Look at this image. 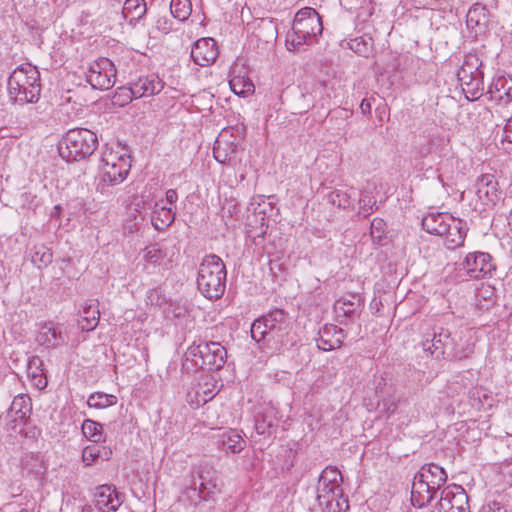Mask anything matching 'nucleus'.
Returning <instances> with one entry per match:
<instances>
[{
	"label": "nucleus",
	"mask_w": 512,
	"mask_h": 512,
	"mask_svg": "<svg viewBox=\"0 0 512 512\" xmlns=\"http://www.w3.org/2000/svg\"><path fill=\"white\" fill-rule=\"evenodd\" d=\"M422 347L435 359L464 360L474 353L475 343L466 340L458 349L456 335L443 327H433L425 332Z\"/></svg>",
	"instance_id": "1"
},
{
	"label": "nucleus",
	"mask_w": 512,
	"mask_h": 512,
	"mask_svg": "<svg viewBox=\"0 0 512 512\" xmlns=\"http://www.w3.org/2000/svg\"><path fill=\"white\" fill-rule=\"evenodd\" d=\"M291 330L287 313L282 309L269 311L254 320L251 325V337L256 342H264L270 349H279Z\"/></svg>",
	"instance_id": "2"
},
{
	"label": "nucleus",
	"mask_w": 512,
	"mask_h": 512,
	"mask_svg": "<svg viewBox=\"0 0 512 512\" xmlns=\"http://www.w3.org/2000/svg\"><path fill=\"white\" fill-rule=\"evenodd\" d=\"M9 99L20 105L37 102L40 96V72L30 63L18 66L7 82Z\"/></svg>",
	"instance_id": "3"
},
{
	"label": "nucleus",
	"mask_w": 512,
	"mask_h": 512,
	"mask_svg": "<svg viewBox=\"0 0 512 512\" xmlns=\"http://www.w3.org/2000/svg\"><path fill=\"white\" fill-rule=\"evenodd\" d=\"M422 227L428 233L444 238L448 249L463 246L468 231L462 220L447 212L428 213L422 219Z\"/></svg>",
	"instance_id": "4"
},
{
	"label": "nucleus",
	"mask_w": 512,
	"mask_h": 512,
	"mask_svg": "<svg viewBox=\"0 0 512 512\" xmlns=\"http://www.w3.org/2000/svg\"><path fill=\"white\" fill-rule=\"evenodd\" d=\"M447 481L445 470L434 463L423 465L415 474L411 489V503L423 508L436 497V493Z\"/></svg>",
	"instance_id": "5"
},
{
	"label": "nucleus",
	"mask_w": 512,
	"mask_h": 512,
	"mask_svg": "<svg viewBox=\"0 0 512 512\" xmlns=\"http://www.w3.org/2000/svg\"><path fill=\"white\" fill-rule=\"evenodd\" d=\"M317 502L323 512H346L348 498L343 494L342 475L335 467H326L317 485Z\"/></svg>",
	"instance_id": "6"
},
{
	"label": "nucleus",
	"mask_w": 512,
	"mask_h": 512,
	"mask_svg": "<svg viewBox=\"0 0 512 512\" xmlns=\"http://www.w3.org/2000/svg\"><path fill=\"white\" fill-rule=\"evenodd\" d=\"M322 31V20L317 11L304 7L295 14L292 31L286 37V47L289 51H298L303 45H312Z\"/></svg>",
	"instance_id": "7"
},
{
	"label": "nucleus",
	"mask_w": 512,
	"mask_h": 512,
	"mask_svg": "<svg viewBox=\"0 0 512 512\" xmlns=\"http://www.w3.org/2000/svg\"><path fill=\"white\" fill-rule=\"evenodd\" d=\"M226 266L222 259L215 255H206L200 265L197 277V287L207 299H219L226 289Z\"/></svg>",
	"instance_id": "8"
},
{
	"label": "nucleus",
	"mask_w": 512,
	"mask_h": 512,
	"mask_svg": "<svg viewBox=\"0 0 512 512\" xmlns=\"http://www.w3.org/2000/svg\"><path fill=\"white\" fill-rule=\"evenodd\" d=\"M227 361V350L219 342L193 343L184 354L183 368L186 371L197 369L219 370Z\"/></svg>",
	"instance_id": "9"
},
{
	"label": "nucleus",
	"mask_w": 512,
	"mask_h": 512,
	"mask_svg": "<svg viewBox=\"0 0 512 512\" xmlns=\"http://www.w3.org/2000/svg\"><path fill=\"white\" fill-rule=\"evenodd\" d=\"M98 144L96 134L88 129L69 130L60 142V156L67 162L83 160L93 154Z\"/></svg>",
	"instance_id": "10"
},
{
	"label": "nucleus",
	"mask_w": 512,
	"mask_h": 512,
	"mask_svg": "<svg viewBox=\"0 0 512 512\" xmlns=\"http://www.w3.org/2000/svg\"><path fill=\"white\" fill-rule=\"evenodd\" d=\"M130 168L129 155L113 150L105 151L101 159L97 189L103 192L106 185L114 186L122 183L127 178Z\"/></svg>",
	"instance_id": "11"
},
{
	"label": "nucleus",
	"mask_w": 512,
	"mask_h": 512,
	"mask_svg": "<svg viewBox=\"0 0 512 512\" xmlns=\"http://www.w3.org/2000/svg\"><path fill=\"white\" fill-rule=\"evenodd\" d=\"M481 61L476 54L465 56L462 66L457 72V78L460 82L466 98L475 100L484 89L483 73L480 70Z\"/></svg>",
	"instance_id": "12"
},
{
	"label": "nucleus",
	"mask_w": 512,
	"mask_h": 512,
	"mask_svg": "<svg viewBox=\"0 0 512 512\" xmlns=\"http://www.w3.org/2000/svg\"><path fill=\"white\" fill-rule=\"evenodd\" d=\"M456 269L461 277L484 279L492 275L495 264L489 253L470 252L461 262L457 263Z\"/></svg>",
	"instance_id": "13"
},
{
	"label": "nucleus",
	"mask_w": 512,
	"mask_h": 512,
	"mask_svg": "<svg viewBox=\"0 0 512 512\" xmlns=\"http://www.w3.org/2000/svg\"><path fill=\"white\" fill-rule=\"evenodd\" d=\"M468 495L460 485L452 484L444 487L439 499L433 505L432 512H469Z\"/></svg>",
	"instance_id": "14"
},
{
	"label": "nucleus",
	"mask_w": 512,
	"mask_h": 512,
	"mask_svg": "<svg viewBox=\"0 0 512 512\" xmlns=\"http://www.w3.org/2000/svg\"><path fill=\"white\" fill-rule=\"evenodd\" d=\"M115 79L116 69L108 58H99L86 71V80L94 89L108 90L115 84Z\"/></svg>",
	"instance_id": "15"
},
{
	"label": "nucleus",
	"mask_w": 512,
	"mask_h": 512,
	"mask_svg": "<svg viewBox=\"0 0 512 512\" xmlns=\"http://www.w3.org/2000/svg\"><path fill=\"white\" fill-rule=\"evenodd\" d=\"M164 84L156 75L140 76L137 80L130 83L126 89V101L149 97L158 94L163 89Z\"/></svg>",
	"instance_id": "16"
},
{
	"label": "nucleus",
	"mask_w": 512,
	"mask_h": 512,
	"mask_svg": "<svg viewBox=\"0 0 512 512\" xmlns=\"http://www.w3.org/2000/svg\"><path fill=\"white\" fill-rule=\"evenodd\" d=\"M219 55V49L213 38H200L194 42L191 58L195 64L205 67L213 64Z\"/></svg>",
	"instance_id": "17"
},
{
	"label": "nucleus",
	"mask_w": 512,
	"mask_h": 512,
	"mask_svg": "<svg viewBox=\"0 0 512 512\" xmlns=\"http://www.w3.org/2000/svg\"><path fill=\"white\" fill-rule=\"evenodd\" d=\"M218 491L216 479H206L202 474L191 475L190 483L186 486L184 494L190 498L197 497L201 500H207L210 495Z\"/></svg>",
	"instance_id": "18"
},
{
	"label": "nucleus",
	"mask_w": 512,
	"mask_h": 512,
	"mask_svg": "<svg viewBox=\"0 0 512 512\" xmlns=\"http://www.w3.org/2000/svg\"><path fill=\"white\" fill-rule=\"evenodd\" d=\"M95 507L99 512H115L122 504L120 494L110 485H100L94 493Z\"/></svg>",
	"instance_id": "19"
},
{
	"label": "nucleus",
	"mask_w": 512,
	"mask_h": 512,
	"mask_svg": "<svg viewBox=\"0 0 512 512\" xmlns=\"http://www.w3.org/2000/svg\"><path fill=\"white\" fill-rule=\"evenodd\" d=\"M476 194L485 204H496L500 200L501 191L494 175L483 174L476 181Z\"/></svg>",
	"instance_id": "20"
},
{
	"label": "nucleus",
	"mask_w": 512,
	"mask_h": 512,
	"mask_svg": "<svg viewBox=\"0 0 512 512\" xmlns=\"http://www.w3.org/2000/svg\"><path fill=\"white\" fill-rule=\"evenodd\" d=\"M346 334L343 329L333 324L325 325L319 331L317 347L323 351H331L342 346Z\"/></svg>",
	"instance_id": "21"
},
{
	"label": "nucleus",
	"mask_w": 512,
	"mask_h": 512,
	"mask_svg": "<svg viewBox=\"0 0 512 512\" xmlns=\"http://www.w3.org/2000/svg\"><path fill=\"white\" fill-rule=\"evenodd\" d=\"M36 340L46 348L58 347L66 341L60 327L53 322H46L40 326Z\"/></svg>",
	"instance_id": "22"
},
{
	"label": "nucleus",
	"mask_w": 512,
	"mask_h": 512,
	"mask_svg": "<svg viewBox=\"0 0 512 512\" xmlns=\"http://www.w3.org/2000/svg\"><path fill=\"white\" fill-rule=\"evenodd\" d=\"M277 409L272 405H264L255 416V430L258 434H270L277 425Z\"/></svg>",
	"instance_id": "23"
},
{
	"label": "nucleus",
	"mask_w": 512,
	"mask_h": 512,
	"mask_svg": "<svg viewBox=\"0 0 512 512\" xmlns=\"http://www.w3.org/2000/svg\"><path fill=\"white\" fill-rule=\"evenodd\" d=\"M490 98L500 104L507 105L512 102V79L499 77L489 86Z\"/></svg>",
	"instance_id": "24"
},
{
	"label": "nucleus",
	"mask_w": 512,
	"mask_h": 512,
	"mask_svg": "<svg viewBox=\"0 0 512 512\" xmlns=\"http://www.w3.org/2000/svg\"><path fill=\"white\" fill-rule=\"evenodd\" d=\"M489 21V12L485 6L476 3L468 11L466 16L467 27L475 30V33L485 30Z\"/></svg>",
	"instance_id": "25"
},
{
	"label": "nucleus",
	"mask_w": 512,
	"mask_h": 512,
	"mask_svg": "<svg viewBox=\"0 0 512 512\" xmlns=\"http://www.w3.org/2000/svg\"><path fill=\"white\" fill-rule=\"evenodd\" d=\"M83 317L78 321V326L82 331H92L94 330L100 319V312L98 309V303L96 301L90 300L89 303H86L83 307Z\"/></svg>",
	"instance_id": "26"
},
{
	"label": "nucleus",
	"mask_w": 512,
	"mask_h": 512,
	"mask_svg": "<svg viewBox=\"0 0 512 512\" xmlns=\"http://www.w3.org/2000/svg\"><path fill=\"white\" fill-rule=\"evenodd\" d=\"M29 417L30 416L24 414L23 411L20 413L9 407V409L0 416V424L4 425L5 429L8 431H21Z\"/></svg>",
	"instance_id": "27"
},
{
	"label": "nucleus",
	"mask_w": 512,
	"mask_h": 512,
	"mask_svg": "<svg viewBox=\"0 0 512 512\" xmlns=\"http://www.w3.org/2000/svg\"><path fill=\"white\" fill-rule=\"evenodd\" d=\"M361 306V297L355 294L346 295L334 304V311L338 316H353Z\"/></svg>",
	"instance_id": "28"
},
{
	"label": "nucleus",
	"mask_w": 512,
	"mask_h": 512,
	"mask_svg": "<svg viewBox=\"0 0 512 512\" xmlns=\"http://www.w3.org/2000/svg\"><path fill=\"white\" fill-rule=\"evenodd\" d=\"M147 11L145 0H126L123 9L122 16L129 23H133L136 20L142 18Z\"/></svg>",
	"instance_id": "29"
},
{
	"label": "nucleus",
	"mask_w": 512,
	"mask_h": 512,
	"mask_svg": "<svg viewBox=\"0 0 512 512\" xmlns=\"http://www.w3.org/2000/svg\"><path fill=\"white\" fill-rule=\"evenodd\" d=\"M174 219L175 212H173L171 208L165 206L159 207L158 205H156L151 216L152 225L159 231H163L169 227L174 222Z\"/></svg>",
	"instance_id": "30"
},
{
	"label": "nucleus",
	"mask_w": 512,
	"mask_h": 512,
	"mask_svg": "<svg viewBox=\"0 0 512 512\" xmlns=\"http://www.w3.org/2000/svg\"><path fill=\"white\" fill-rule=\"evenodd\" d=\"M237 145L234 142H228L222 138L215 141L213 155L216 161L225 164L230 161L231 156L235 154Z\"/></svg>",
	"instance_id": "31"
},
{
	"label": "nucleus",
	"mask_w": 512,
	"mask_h": 512,
	"mask_svg": "<svg viewBox=\"0 0 512 512\" xmlns=\"http://www.w3.org/2000/svg\"><path fill=\"white\" fill-rule=\"evenodd\" d=\"M229 86L234 94L242 97H247L255 91L253 82L242 75L233 76L229 81Z\"/></svg>",
	"instance_id": "32"
},
{
	"label": "nucleus",
	"mask_w": 512,
	"mask_h": 512,
	"mask_svg": "<svg viewBox=\"0 0 512 512\" xmlns=\"http://www.w3.org/2000/svg\"><path fill=\"white\" fill-rule=\"evenodd\" d=\"M117 403V397L113 394H106L104 392H94L89 395L87 405L90 408L104 409L113 406Z\"/></svg>",
	"instance_id": "33"
},
{
	"label": "nucleus",
	"mask_w": 512,
	"mask_h": 512,
	"mask_svg": "<svg viewBox=\"0 0 512 512\" xmlns=\"http://www.w3.org/2000/svg\"><path fill=\"white\" fill-rule=\"evenodd\" d=\"M52 258L51 249L45 245L40 244L33 247L31 260L38 268L47 267L52 262Z\"/></svg>",
	"instance_id": "34"
},
{
	"label": "nucleus",
	"mask_w": 512,
	"mask_h": 512,
	"mask_svg": "<svg viewBox=\"0 0 512 512\" xmlns=\"http://www.w3.org/2000/svg\"><path fill=\"white\" fill-rule=\"evenodd\" d=\"M354 190L351 188L350 192L344 190H334L328 194V201L334 206L339 208H349L353 205V197Z\"/></svg>",
	"instance_id": "35"
},
{
	"label": "nucleus",
	"mask_w": 512,
	"mask_h": 512,
	"mask_svg": "<svg viewBox=\"0 0 512 512\" xmlns=\"http://www.w3.org/2000/svg\"><path fill=\"white\" fill-rule=\"evenodd\" d=\"M192 11L190 0H171L170 12L179 21L188 19Z\"/></svg>",
	"instance_id": "36"
},
{
	"label": "nucleus",
	"mask_w": 512,
	"mask_h": 512,
	"mask_svg": "<svg viewBox=\"0 0 512 512\" xmlns=\"http://www.w3.org/2000/svg\"><path fill=\"white\" fill-rule=\"evenodd\" d=\"M223 445L225 451L239 453L245 448L246 442L241 435L231 431L223 435Z\"/></svg>",
	"instance_id": "37"
},
{
	"label": "nucleus",
	"mask_w": 512,
	"mask_h": 512,
	"mask_svg": "<svg viewBox=\"0 0 512 512\" xmlns=\"http://www.w3.org/2000/svg\"><path fill=\"white\" fill-rule=\"evenodd\" d=\"M82 433L88 440L97 443L102 437V425L94 420L86 419L82 424Z\"/></svg>",
	"instance_id": "38"
},
{
	"label": "nucleus",
	"mask_w": 512,
	"mask_h": 512,
	"mask_svg": "<svg viewBox=\"0 0 512 512\" xmlns=\"http://www.w3.org/2000/svg\"><path fill=\"white\" fill-rule=\"evenodd\" d=\"M10 407L20 413L23 411L24 414L30 416L32 411L31 398L27 394H19L14 397Z\"/></svg>",
	"instance_id": "39"
},
{
	"label": "nucleus",
	"mask_w": 512,
	"mask_h": 512,
	"mask_svg": "<svg viewBox=\"0 0 512 512\" xmlns=\"http://www.w3.org/2000/svg\"><path fill=\"white\" fill-rule=\"evenodd\" d=\"M99 460V445L93 444L86 446L82 451V461L85 466L97 464Z\"/></svg>",
	"instance_id": "40"
},
{
	"label": "nucleus",
	"mask_w": 512,
	"mask_h": 512,
	"mask_svg": "<svg viewBox=\"0 0 512 512\" xmlns=\"http://www.w3.org/2000/svg\"><path fill=\"white\" fill-rule=\"evenodd\" d=\"M164 257L157 244L149 245L143 250V259L149 264H156Z\"/></svg>",
	"instance_id": "41"
},
{
	"label": "nucleus",
	"mask_w": 512,
	"mask_h": 512,
	"mask_svg": "<svg viewBox=\"0 0 512 512\" xmlns=\"http://www.w3.org/2000/svg\"><path fill=\"white\" fill-rule=\"evenodd\" d=\"M209 383H205L203 386H199L196 390V399L197 404H205L208 401L212 400L217 392L215 391V388H209Z\"/></svg>",
	"instance_id": "42"
},
{
	"label": "nucleus",
	"mask_w": 512,
	"mask_h": 512,
	"mask_svg": "<svg viewBox=\"0 0 512 512\" xmlns=\"http://www.w3.org/2000/svg\"><path fill=\"white\" fill-rule=\"evenodd\" d=\"M375 205L376 200L373 196L367 193H362L359 198V213L366 217L373 211V207Z\"/></svg>",
	"instance_id": "43"
},
{
	"label": "nucleus",
	"mask_w": 512,
	"mask_h": 512,
	"mask_svg": "<svg viewBox=\"0 0 512 512\" xmlns=\"http://www.w3.org/2000/svg\"><path fill=\"white\" fill-rule=\"evenodd\" d=\"M43 362L40 357L33 356L29 358L27 363V376L28 378L32 376H37L38 374H43V368H42Z\"/></svg>",
	"instance_id": "44"
},
{
	"label": "nucleus",
	"mask_w": 512,
	"mask_h": 512,
	"mask_svg": "<svg viewBox=\"0 0 512 512\" xmlns=\"http://www.w3.org/2000/svg\"><path fill=\"white\" fill-rule=\"evenodd\" d=\"M172 29V21L167 16H160L155 21L154 29L150 33L159 32L168 34Z\"/></svg>",
	"instance_id": "45"
},
{
	"label": "nucleus",
	"mask_w": 512,
	"mask_h": 512,
	"mask_svg": "<svg viewBox=\"0 0 512 512\" xmlns=\"http://www.w3.org/2000/svg\"><path fill=\"white\" fill-rule=\"evenodd\" d=\"M352 114H353L352 110H349L346 108H337L335 110H332L329 113L328 121L329 122L338 121V120L347 121L352 117Z\"/></svg>",
	"instance_id": "46"
},
{
	"label": "nucleus",
	"mask_w": 512,
	"mask_h": 512,
	"mask_svg": "<svg viewBox=\"0 0 512 512\" xmlns=\"http://www.w3.org/2000/svg\"><path fill=\"white\" fill-rule=\"evenodd\" d=\"M479 297H480V294H477L476 302H475V307L479 311L489 310L491 307H493L494 300L491 296H489V297L483 296V300L479 299Z\"/></svg>",
	"instance_id": "47"
},
{
	"label": "nucleus",
	"mask_w": 512,
	"mask_h": 512,
	"mask_svg": "<svg viewBox=\"0 0 512 512\" xmlns=\"http://www.w3.org/2000/svg\"><path fill=\"white\" fill-rule=\"evenodd\" d=\"M479 512H507V509L500 502L493 501L482 506Z\"/></svg>",
	"instance_id": "48"
},
{
	"label": "nucleus",
	"mask_w": 512,
	"mask_h": 512,
	"mask_svg": "<svg viewBox=\"0 0 512 512\" xmlns=\"http://www.w3.org/2000/svg\"><path fill=\"white\" fill-rule=\"evenodd\" d=\"M33 386L38 389H44L47 386V379L43 374H38L37 376H32L29 378Z\"/></svg>",
	"instance_id": "49"
},
{
	"label": "nucleus",
	"mask_w": 512,
	"mask_h": 512,
	"mask_svg": "<svg viewBox=\"0 0 512 512\" xmlns=\"http://www.w3.org/2000/svg\"><path fill=\"white\" fill-rule=\"evenodd\" d=\"M384 226H385V223L383 222L382 219H374L371 223V228H372L371 234L374 236V233H375L374 230H376L377 232H379V234L376 237L381 238V233L384 232V230H383Z\"/></svg>",
	"instance_id": "50"
},
{
	"label": "nucleus",
	"mask_w": 512,
	"mask_h": 512,
	"mask_svg": "<svg viewBox=\"0 0 512 512\" xmlns=\"http://www.w3.org/2000/svg\"><path fill=\"white\" fill-rule=\"evenodd\" d=\"M351 49H353L356 53L360 55H363L367 52L366 45L362 44L358 39L352 41Z\"/></svg>",
	"instance_id": "51"
},
{
	"label": "nucleus",
	"mask_w": 512,
	"mask_h": 512,
	"mask_svg": "<svg viewBox=\"0 0 512 512\" xmlns=\"http://www.w3.org/2000/svg\"><path fill=\"white\" fill-rule=\"evenodd\" d=\"M111 456H112L111 448H109L107 446L99 445V459H101L102 461H107L111 458Z\"/></svg>",
	"instance_id": "52"
},
{
	"label": "nucleus",
	"mask_w": 512,
	"mask_h": 512,
	"mask_svg": "<svg viewBox=\"0 0 512 512\" xmlns=\"http://www.w3.org/2000/svg\"><path fill=\"white\" fill-rule=\"evenodd\" d=\"M360 110H361L362 114L370 116L371 115V110H372L371 101L369 99H366V98L363 99L361 101V104H360Z\"/></svg>",
	"instance_id": "53"
},
{
	"label": "nucleus",
	"mask_w": 512,
	"mask_h": 512,
	"mask_svg": "<svg viewBox=\"0 0 512 512\" xmlns=\"http://www.w3.org/2000/svg\"><path fill=\"white\" fill-rule=\"evenodd\" d=\"M504 136L508 142L512 143V116L506 122Z\"/></svg>",
	"instance_id": "54"
},
{
	"label": "nucleus",
	"mask_w": 512,
	"mask_h": 512,
	"mask_svg": "<svg viewBox=\"0 0 512 512\" xmlns=\"http://www.w3.org/2000/svg\"><path fill=\"white\" fill-rule=\"evenodd\" d=\"M178 199V193L175 189H169L166 191V200L169 204L176 203Z\"/></svg>",
	"instance_id": "55"
},
{
	"label": "nucleus",
	"mask_w": 512,
	"mask_h": 512,
	"mask_svg": "<svg viewBox=\"0 0 512 512\" xmlns=\"http://www.w3.org/2000/svg\"><path fill=\"white\" fill-rule=\"evenodd\" d=\"M456 339H457V343H458V349H461V346L465 343V341L467 339L464 340L463 337H461V336L456 337Z\"/></svg>",
	"instance_id": "56"
},
{
	"label": "nucleus",
	"mask_w": 512,
	"mask_h": 512,
	"mask_svg": "<svg viewBox=\"0 0 512 512\" xmlns=\"http://www.w3.org/2000/svg\"><path fill=\"white\" fill-rule=\"evenodd\" d=\"M508 224H509V226H510V227H511V229H512V209H511L510 215H509V217H508Z\"/></svg>",
	"instance_id": "57"
},
{
	"label": "nucleus",
	"mask_w": 512,
	"mask_h": 512,
	"mask_svg": "<svg viewBox=\"0 0 512 512\" xmlns=\"http://www.w3.org/2000/svg\"><path fill=\"white\" fill-rule=\"evenodd\" d=\"M291 466H293V463L291 462L289 465H287V469H289Z\"/></svg>",
	"instance_id": "58"
},
{
	"label": "nucleus",
	"mask_w": 512,
	"mask_h": 512,
	"mask_svg": "<svg viewBox=\"0 0 512 512\" xmlns=\"http://www.w3.org/2000/svg\"><path fill=\"white\" fill-rule=\"evenodd\" d=\"M286 452H289V454H293V451L292 450H286Z\"/></svg>",
	"instance_id": "59"
}]
</instances>
